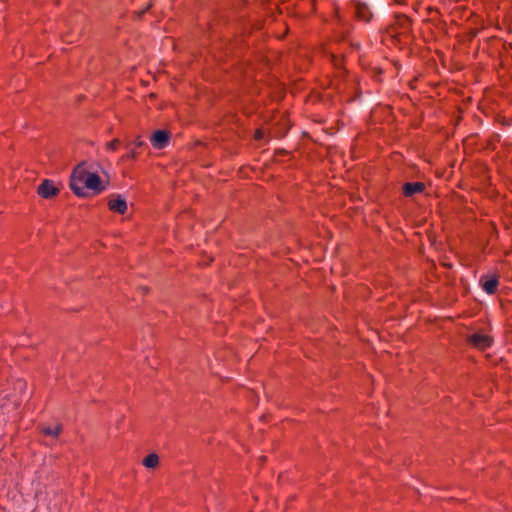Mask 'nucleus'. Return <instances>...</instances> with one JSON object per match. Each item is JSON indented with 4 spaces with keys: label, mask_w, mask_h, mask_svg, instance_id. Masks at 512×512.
Instances as JSON below:
<instances>
[{
    "label": "nucleus",
    "mask_w": 512,
    "mask_h": 512,
    "mask_svg": "<svg viewBox=\"0 0 512 512\" xmlns=\"http://www.w3.org/2000/svg\"><path fill=\"white\" fill-rule=\"evenodd\" d=\"M15 385L17 392L5 394L0 398V412L3 415L15 413L20 406L22 400L21 394L26 387V383L22 380H18Z\"/></svg>",
    "instance_id": "obj_1"
},
{
    "label": "nucleus",
    "mask_w": 512,
    "mask_h": 512,
    "mask_svg": "<svg viewBox=\"0 0 512 512\" xmlns=\"http://www.w3.org/2000/svg\"><path fill=\"white\" fill-rule=\"evenodd\" d=\"M89 174H92V171H90L84 163L74 168L70 177V188L77 196H85Z\"/></svg>",
    "instance_id": "obj_2"
},
{
    "label": "nucleus",
    "mask_w": 512,
    "mask_h": 512,
    "mask_svg": "<svg viewBox=\"0 0 512 512\" xmlns=\"http://www.w3.org/2000/svg\"><path fill=\"white\" fill-rule=\"evenodd\" d=\"M59 188L50 179H45L38 186L37 193L40 197L49 199L59 194Z\"/></svg>",
    "instance_id": "obj_3"
},
{
    "label": "nucleus",
    "mask_w": 512,
    "mask_h": 512,
    "mask_svg": "<svg viewBox=\"0 0 512 512\" xmlns=\"http://www.w3.org/2000/svg\"><path fill=\"white\" fill-rule=\"evenodd\" d=\"M169 140L170 133L166 130H157L150 137L151 145L159 150L165 148L169 144Z\"/></svg>",
    "instance_id": "obj_4"
},
{
    "label": "nucleus",
    "mask_w": 512,
    "mask_h": 512,
    "mask_svg": "<svg viewBox=\"0 0 512 512\" xmlns=\"http://www.w3.org/2000/svg\"><path fill=\"white\" fill-rule=\"evenodd\" d=\"M470 343L478 349H486L491 346L492 338L483 333H474L469 337Z\"/></svg>",
    "instance_id": "obj_5"
},
{
    "label": "nucleus",
    "mask_w": 512,
    "mask_h": 512,
    "mask_svg": "<svg viewBox=\"0 0 512 512\" xmlns=\"http://www.w3.org/2000/svg\"><path fill=\"white\" fill-rule=\"evenodd\" d=\"M86 189L92 190L95 193H100L105 189V185L103 184L100 176L97 173L92 172V174H89V180L86 184Z\"/></svg>",
    "instance_id": "obj_6"
},
{
    "label": "nucleus",
    "mask_w": 512,
    "mask_h": 512,
    "mask_svg": "<svg viewBox=\"0 0 512 512\" xmlns=\"http://www.w3.org/2000/svg\"><path fill=\"white\" fill-rule=\"evenodd\" d=\"M108 207L112 212L124 214L127 211V203L125 198L117 196L108 202Z\"/></svg>",
    "instance_id": "obj_7"
},
{
    "label": "nucleus",
    "mask_w": 512,
    "mask_h": 512,
    "mask_svg": "<svg viewBox=\"0 0 512 512\" xmlns=\"http://www.w3.org/2000/svg\"><path fill=\"white\" fill-rule=\"evenodd\" d=\"M354 11L357 18L365 22H368L372 17L369 7L364 3L356 2L354 4Z\"/></svg>",
    "instance_id": "obj_8"
},
{
    "label": "nucleus",
    "mask_w": 512,
    "mask_h": 512,
    "mask_svg": "<svg viewBox=\"0 0 512 512\" xmlns=\"http://www.w3.org/2000/svg\"><path fill=\"white\" fill-rule=\"evenodd\" d=\"M425 189V185L422 182L406 183L403 186V194L405 196H412L415 193H420Z\"/></svg>",
    "instance_id": "obj_9"
},
{
    "label": "nucleus",
    "mask_w": 512,
    "mask_h": 512,
    "mask_svg": "<svg viewBox=\"0 0 512 512\" xmlns=\"http://www.w3.org/2000/svg\"><path fill=\"white\" fill-rule=\"evenodd\" d=\"M498 287V279L496 277H490L483 281L482 288L488 294L496 292Z\"/></svg>",
    "instance_id": "obj_10"
},
{
    "label": "nucleus",
    "mask_w": 512,
    "mask_h": 512,
    "mask_svg": "<svg viewBox=\"0 0 512 512\" xmlns=\"http://www.w3.org/2000/svg\"><path fill=\"white\" fill-rule=\"evenodd\" d=\"M62 431V426L60 424H56L54 426H43L41 428V432L47 436H52L54 438L58 437Z\"/></svg>",
    "instance_id": "obj_11"
},
{
    "label": "nucleus",
    "mask_w": 512,
    "mask_h": 512,
    "mask_svg": "<svg viewBox=\"0 0 512 512\" xmlns=\"http://www.w3.org/2000/svg\"><path fill=\"white\" fill-rule=\"evenodd\" d=\"M142 464L146 468H150V469L156 468L159 464V456L155 453H151L143 459Z\"/></svg>",
    "instance_id": "obj_12"
},
{
    "label": "nucleus",
    "mask_w": 512,
    "mask_h": 512,
    "mask_svg": "<svg viewBox=\"0 0 512 512\" xmlns=\"http://www.w3.org/2000/svg\"><path fill=\"white\" fill-rule=\"evenodd\" d=\"M120 145V141L118 139H114L106 144V150L108 151H116Z\"/></svg>",
    "instance_id": "obj_13"
},
{
    "label": "nucleus",
    "mask_w": 512,
    "mask_h": 512,
    "mask_svg": "<svg viewBox=\"0 0 512 512\" xmlns=\"http://www.w3.org/2000/svg\"><path fill=\"white\" fill-rule=\"evenodd\" d=\"M263 136H264V132H263L261 129H258V130L255 132V135H254V137H255V139H256V140H260V139H262V138H263Z\"/></svg>",
    "instance_id": "obj_14"
},
{
    "label": "nucleus",
    "mask_w": 512,
    "mask_h": 512,
    "mask_svg": "<svg viewBox=\"0 0 512 512\" xmlns=\"http://www.w3.org/2000/svg\"><path fill=\"white\" fill-rule=\"evenodd\" d=\"M134 144H135L136 147H140V146L143 145V140L141 139L140 136L137 137V139L135 140Z\"/></svg>",
    "instance_id": "obj_15"
},
{
    "label": "nucleus",
    "mask_w": 512,
    "mask_h": 512,
    "mask_svg": "<svg viewBox=\"0 0 512 512\" xmlns=\"http://www.w3.org/2000/svg\"><path fill=\"white\" fill-rule=\"evenodd\" d=\"M126 158H134L135 157V153L133 150H131L126 156Z\"/></svg>",
    "instance_id": "obj_16"
}]
</instances>
